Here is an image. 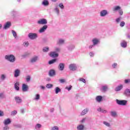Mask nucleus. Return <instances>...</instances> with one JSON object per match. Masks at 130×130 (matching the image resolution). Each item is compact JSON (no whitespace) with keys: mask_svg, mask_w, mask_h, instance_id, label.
<instances>
[{"mask_svg":"<svg viewBox=\"0 0 130 130\" xmlns=\"http://www.w3.org/2000/svg\"><path fill=\"white\" fill-rule=\"evenodd\" d=\"M6 59H7V60H9V61H10V62H14L16 61V57L14 55H6L5 56Z\"/></svg>","mask_w":130,"mask_h":130,"instance_id":"1","label":"nucleus"},{"mask_svg":"<svg viewBox=\"0 0 130 130\" xmlns=\"http://www.w3.org/2000/svg\"><path fill=\"white\" fill-rule=\"evenodd\" d=\"M28 37L31 40H34V39H36L38 36H37V34L36 33H29L28 35Z\"/></svg>","mask_w":130,"mask_h":130,"instance_id":"2","label":"nucleus"},{"mask_svg":"<svg viewBox=\"0 0 130 130\" xmlns=\"http://www.w3.org/2000/svg\"><path fill=\"white\" fill-rule=\"evenodd\" d=\"M38 24H39V25H46L47 24V20L44 18L41 19L38 21Z\"/></svg>","mask_w":130,"mask_h":130,"instance_id":"3","label":"nucleus"},{"mask_svg":"<svg viewBox=\"0 0 130 130\" xmlns=\"http://www.w3.org/2000/svg\"><path fill=\"white\" fill-rule=\"evenodd\" d=\"M127 102V101H126L125 100L119 101L118 100H116V103L119 105H125L126 104Z\"/></svg>","mask_w":130,"mask_h":130,"instance_id":"4","label":"nucleus"},{"mask_svg":"<svg viewBox=\"0 0 130 130\" xmlns=\"http://www.w3.org/2000/svg\"><path fill=\"white\" fill-rule=\"evenodd\" d=\"M69 69L70 71H76L77 70V66L74 64H71L69 66Z\"/></svg>","mask_w":130,"mask_h":130,"instance_id":"5","label":"nucleus"},{"mask_svg":"<svg viewBox=\"0 0 130 130\" xmlns=\"http://www.w3.org/2000/svg\"><path fill=\"white\" fill-rule=\"evenodd\" d=\"M47 25H44L41 29L39 30V33H43V32H45V30L47 29Z\"/></svg>","mask_w":130,"mask_h":130,"instance_id":"6","label":"nucleus"},{"mask_svg":"<svg viewBox=\"0 0 130 130\" xmlns=\"http://www.w3.org/2000/svg\"><path fill=\"white\" fill-rule=\"evenodd\" d=\"M49 55L51 57H57L58 56V54L56 52H51Z\"/></svg>","mask_w":130,"mask_h":130,"instance_id":"7","label":"nucleus"},{"mask_svg":"<svg viewBox=\"0 0 130 130\" xmlns=\"http://www.w3.org/2000/svg\"><path fill=\"white\" fill-rule=\"evenodd\" d=\"M122 88H123V85L122 84H120L115 88V91H116V92H118V91H120Z\"/></svg>","mask_w":130,"mask_h":130,"instance_id":"8","label":"nucleus"},{"mask_svg":"<svg viewBox=\"0 0 130 130\" xmlns=\"http://www.w3.org/2000/svg\"><path fill=\"white\" fill-rule=\"evenodd\" d=\"M59 71H63L64 69V64L63 63H60L58 66Z\"/></svg>","mask_w":130,"mask_h":130,"instance_id":"9","label":"nucleus"},{"mask_svg":"<svg viewBox=\"0 0 130 130\" xmlns=\"http://www.w3.org/2000/svg\"><path fill=\"white\" fill-rule=\"evenodd\" d=\"M11 22L8 21L4 25V29H6L9 28V27H11Z\"/></svg>","mask_w":130,"mask_h":130,"instance_id":"10","label":"nucleus"},{"mask_svg":"<svg viewBox=\"0 0 130 130\" xmlns=\"http://www.w3.org/2000/svg\"><path fill=\"white\" fill-rule=\"evenodd\" d=\"M11 122L12 121H11V119L10 118H8L4 120V123L5 125H8V124H10Z\"/></svg>","mask_w":130,"mask_h":130,"instance_id":"11","label":"nucleus"},{"mask_svg":"<svg viewBox=\"0 0 130 130\" xmlns=\"http://www.w3.org/2000/svg\"><path fill=\"white\" fill-rule=\"evenodd\" d=\"M19 76H20V70H19L18 69H16L15 71L14 77L15 78H18Z\"/></svg>","mask_w":130,"mask_h":130,"instance_id":"12","label":"nucleus"},{"mask_svg":"<svg viewBox=\"0 0 130 130\" xmlns=\"http://www.w3.org/2000/svg\"><path fill=\"white\" fill-rule=\"evenodd\" d=\"M22 91L23 92H26V91H28V85L23 84H22Z\"/></svg>","mask_w":130,"mask_h":130,"instance_id":"13","label":"nucleus"},{"mask_svg":"<svg viewBox=\"0 0 130 130\" xmlns=\"http://www.w3.org/2000/svg\"><path fill=\"white\" fill-rule=\"evenodd\" d=\"M49 75L50 77H53L55 76V71L54 70H51L49 71Z\"/></svg>","mask_w":130,"mask_h":130,"instance_id":"14","label":"nucleus"},{"mask_svg":"<svg viewBox=\"0 0 130 130\" xmlns=\"http://www.w3.org/2000/svg\"><path fill=\"white\" fill-rule=\"evenodd\" d=\"M15 100L16 101V103H21L22 102V99L19 96H15Z\"/></svg>","mask_w":130,"mask_h":130,"instance_id":"15","label":"nucleus"},{"mask_svg":"<svg viewBox=\"0 0 130 130\" xmlns=\"http://www.w3.org/2000/svg\"><path fill=\"white\" fill-rule=\"evenodd\" d=\"M19 86H20V83H19V82H16L14 84L15 89L17 91H19V90H20V87H19Z\"/></svg>","mask_w":130,"mask_h":130,"instance_id":"16","label":"nucleus"},{"mask_svg":"<svg viewBox=\"0 0 130 130\" xmlns=\"http://www.w3.org/2000/svg\"><path fill=\"white\" fill-rule=\"evenodd\" d=\"M102 96L101 95H98L96 97V101L98 102H101V101H102Z\"/></svg>","mask_w":130,"mask_h":130,"instance_id":"17","label":"nucleus"},{"mask_svg":"<svg viewBox=\"0 0 130 130\" xmlns=\"http://www.w3.org/2000/svg\"><path fill=\"white\" fill-rule=\"evenodd\" d=\"M107 15V11L106 10H103L101 12V16L104 17Z\"/></svg>","mask_w":130,"mask_h":130,"instance_id":"18","label":"nucleus"},{"mask_svg":"<svg viewBox=\"0 0 130 130\" xmlns=\"http://www.w3.org/2000/svg\"><path fill=\"white\" fill-rule=\"evenodd\" d=\"M124 94L126 96H130V90L126 89L124 91Z\"/></svg>","mask_w":130,"mask_h":130,"instance_id":"19","label":"nucleus"},{"mask_svg":"<svg viewBox=\"0 0 130 130\" xmlns=\"http://www.w3.org/2000/svg\"><path fill=\"white\" fill-rule=\"evenodd\" d=\"M98 111H99V112H102V113H106L107 112L106 110L101 108H99V109H98Z\"/></svg>","mask_w":130,"mask_h":130,"instance_id":"20","label":"nucleus"},{"mask_svg":"<svg viewBox=\"0 0 130 130\" xmlns=\"http://www.w3.org/2000/svg\"><path fill=\"white\" fill-rule=\"evenodd\" d=\"M85 127V126H84L82 124H80L77 126V129L78 130H83L84 129V128Z\"/></svg>","mask_w":130,"mask_h":130,"instance_id":"21","label":"nucleus"},{"mask_svg":"<svg viewBox=\"0 0 130 130\" xmlns=\"http://www.w3.org/2000/svg\"><path fill=\"white\" fill-rule=\"evenodd\" d=\"M121 8H120V7L119 6H115V7H114V8L113 9V11H114V12H115L116 11H119Z\"/></svg>","mask_w":130,"mask_h":130,"instance_id":"22","label":"nucleus"},{"mask_svg":"<svg viewBox=\"0 0 130 130\" xmlns=\"http://www.w3.org/2000/svg\"><path fill=\"white\" fill-rule=\"evenodd\" d=\"M92 42L93 43V45H96V44H98L99 43V40L97 39H94L92 40Z\"/></svg>","mask_w":130,"mask_h":130,"instance_id":"23","label":"nucleus"},{"mask_svg":"<svg viewBox=\"0 0 130 130\" xmlns=\"http://www.w3.org/2000/svg\"><path fill=\"white\" fill-rule=\"evenodd\" d=\"M38 59V56H36V57H33L31 59L30 61H31V62H35L37 61Z\"/></svg>","mask_w":130,"mask_h":130,"instance_id":"24","label":"nucleus"},{"mask_svg":"<svg viewBox=\"0 0 130 130\" xmlns=\"http://www.w3.org/2000/svg\"><path fill=\"white\" fill-rule=\"evenodd\" d=\"M87 112H88V109H84L81 113V115L83 116V115H85V114H86L87 113Z\"/></svg>","mask_w":130,"mask_h":130,"instance_id":"25","label":"nucleus"},{"mask_svg":"<svg viewBox=\"0 0 130 130\" xmlns=\"http://www.w3.org/2000/svg\"><path fill=\"white\" fill-rule=\"evenodd\" d=\"M64 43V40L61 39H59L58 40V42H57V44H62Z\"/></svg>","mask_w":130,"mask_h":130,"instance_id":"26","label":"nucleus"},{"mask_svg":"<svg viewBox=\"0 0 130 130\" xmlns=\"http://www.w3.org/2000/svg\"><path fill=\"white\" fill-rule=\"evenodd\" d=\"M49 4V3L47 0H44L42 2V4L44 5V6H48Z\"/></svg>","mask_w":130,"mask_h":130,"instance_id":"27","label":"nucleus"},{"mask_svg":"<svg viewBox=\"0 0 130 130\" xmlns=\"http://www.w3.org/2000/svg\"><path fill=\"white\" fill-rule=\"evenodd\" d=\"M127 43L126 42H123L121 43V46L122 47H126Z\"/></svg>","mask_w":130,"mask_h":130,"instance_id":"28","label":"nucleus"},{"mask_svg":"<svg viewBox=\"0 0 130 130\" xmlns=\"http://www.w3.org/2000/svg\"><path fill=\"white\" fill-rule=\"evenodd\" d=\"M56 61V59H53L49 61V64H52V63H54Z\"/></svg>","mask_w":130,"mask_h":130,"instance_id":"29","label":"nucleus"},{"mask_svg":"<svg viewBox=\"0 0 130 130\" xmlns=\"http://www.w3.org/2000/svg\"><path fill=\"white\" fill-rule=\"evenodd\" d=\"M111 114L112 116H113V117H116V115H117L116 112H115V111H111Z\"/></svg>","mask_w":130,"mask_h":130,"instance_id":"30","label":"nucleus"},{"mask_svg":"<svg viewBox=\"0 0 130 130\" xmlns=\"http://www.w3.org/2000/svg\"><path fill=\"white\" fill-rule=\"evenodd\" d=\"M59 92H60V89H59V87H56L55 88L56 94H58Z\"/></svg>","mask_w":130,"mask_h":130,"instance_id":"31","label":"nucleus"},{"mask_svg":"<svg viewBox=\"0 0 130 130\" xmlns=\"http://www.w3.org/2000/svg\"><path fill=\"white\" fill-rule=\"evenodd\" d=\"M103 91H104V92L106 91L108 89V87L107 86H104L102 87Z\"/></svg>","mask_w":130,"mask_h":130,"instance_id":"32","label":"nucleus"},{"mask_svg":"<svg viewBox=\"0 0 130 130\" xmlns=\"http://www.w3.org/2000/svg\"><path fill=\"white\" fill-rule=\"evenodd\" d=\"M52 86L53 85L51 84H47L46 85V88H48V89H50V88H52Z\"/></svg>","mask_w":130,"mask_h":130,"instance_id":"33","label":"nucleus"},{"mask_svg":"<svg viewBox=\"0 0 130 130\" xmlns=\"http://www.w3.org/2000/svg\"><path fill=\"white\" fill-rule=\"evenodd\" d=\"M48 50H49V48H48V47L43 48L44 52H47Z\"/></svg>","mask_w":130,"mask_h":130,"instance_id":"34","label":"nucleus"},{"mask_svg":"<svg viewBox=\"0 0 130 130\" xmlns=\"http://www.w3.org/2000/svg\"><path fill=\"white\" fill-rule=\"evenodd\" d=\"M125 25V22L124 21H122L120 23V27H123Z\"/></svg>","mask_w":130,"mask_h":130,"instance_id":"35","label":"nucleus"},{"mask_svg":"<svg viewBox=\"0 0 130 130\" xmlns=\"http://www.w3.org/2000/svg\"><path fill=\"white\" fill-rule=\"evenodd\" d=\"M124 83H125V84H129V83H130V79H125Z\"/></svg>","mask_w":130,"mask_h":130,"instance_id":"36","label":"nucleus"},{"mask_svg":"<svg viewBox=\"0 0 130 130\" xmlns=\"http://www.w3.org/2000/svg\"><path fill=\"white\" fill-rule=\"evenodd\" d=\"M12 32L14 37L16 38V37H17V33L14 30H12Z\"/></svg>","mask_w":130,"mask_h":130,"instance_id":"37","label":"nucleus"},{"mask_svg":"<svg viewBox=\"0 0 130 130\" xmlns=\"http://www.w3.org/2000/svg\"><path fill=\"white\" fill-rule=\"evenodd\" d=\"M87 119L86 117H85L84 118H83L81 121L80 122L81 123H84V122H85V121H86V120Z\"/></svg>","mask_w":130,"mask_h":130,"instance_id":"38","label":"nucleus"},{"mask_svg":"<svg viewBox=\"0 0 130 130\" xmlns=\"http://www.w3.org/2000/svg\"><path fill=\"white\" fill-rule=\"evenodd\" d=\"M39 99H40V95H39V94H36V95L35 100H39Z\"/></svg>","mask_w":130,"mask_h":130,"instance_id":"39","label":"nucleus"},{"mask_svg":"<svg viewBox=\"0 0 130 130\" xmlns=\"http://www.w3.org/2000/svg\"><path fill=\"white\" fill-rule=\"evenodd\" d=\"M104 124H105L107 126H110V124L106 121L104 122Z\"/></svg>","mask_w":130,"mask_h":130,"instance_id":"40","label":"nucleus"},{"mask_svg":"<svg viewBox=\"0 0 130 130\" xmlns=\"http://www.w3.org/2000/svg\"><path fill=\"white\" fill-rule=\"evenodd\" d=\"M119 14L120 15V16H122L123 14V11H122V10H121V9L119 10Z\"/></svg>","mask_w":130,"mask_h":130,"instance_id":"41","label":"nucleus"},{"mask_svg":"<svg viewBox=\"0 0 130 130\" xmlns=\"http://www.w3.org/2000/svg\"><path fill=\"white\" fill-rule=\"evenodd\" d=\"M23 45L24 46H25L26 47H27V46H28V45H29V43L28 42H25L23 43Z\"/></svg>","mask_w":130,"mask_h":130,"instance_id":"42","label":"nucleus"},{"mask_svg":"<svg viewBox=\"0 0 130 130\" xmlns=\"http://www.w3.org/2000/svg\"><path fill=\"white\" fill-rule=\"evenodd\" d=\"M79 81L83 82V83H86V80H85V79L83 78H80Z\"/></svg>","mask_w":130,"mask_h":130,"instance_id":"43","label":"nucleus"},{"mask_svg":"<svg viewBox=\"0 0 130 130\" xmlns=\"http://www.w3.org/2000/svg\"><path fill=\"white\" fill-rule=\"evenodd\" d=\"M66 89L68 90V91L72 90V85H70L69 87H66Z\"/></svg>","mask_w":130,"mask_h":130,"instance_id":"44","label":"nucleus"},{"mask_svg":"<svg viewBox=\"0 0 130 130\" xmlns=\"http://www.w3.org/2000/svg\"><path fill=\"white\" fill-rule=\"evenodd\" d=\"M52 130H58V127L55 126L53 128H52Z\"/></svg>","mask_w":130,"mask_h":130,"instance_id":"45","label":"nucleus"},{"mask_svg":"<svg viewBox=\"0 0 130 130\" xmlns=\"http://www.w3.org/2000/svg\"><path fill=\"white\" fill-rule=\"evenodd\" d=\"M5 79H6V76H5V75L3 74L1 76V79L3 80V81H4V80H5Z\"/></svg>","mask_w":130,"mask_h":130,"instance_id":"46","label":"nucleus"},{"mask_svg":"<svg viewBox=\"0 0 130 130\" xmlns=\"http://www.w3.org/2000/svg\"><path fill=\"white\" fill-rule=\"evenodd\" d=\"M30 76H27V77L26 78V82H29V81H30Z\"/></svg>","mask_w":130,"mask_h":130,"instance_id":"47","label":"nucleus"},{"mask_svg":"<svg viewBox=\"0 0 130 130\" xmlns=\"http://www.w3.org/2000/svg\"><path fill=\"white\" fill-rule=\"evenodd\" d=\"M5 97V95H4V93H0V99H3Z\"/></svg>","mask_w":130,"mask_h":130,"instance_id":"48","label":"nucleus"},{"mask_svg":"<svg viewBox=\"0 0 130 130\" xmlns=\"http://www.w3.org/2000/svg\"><path fill=\"white\" fill-rule=\"evenodd\" d=\"M112 67H113V69H115V68H116V67H117V63H114V64H113Z\"/></svg>","mask_w":130,"mask_h":130,"instance_id":"49","label":"nucleus"},{"mask_svg":"<svg viewBox=\"0 0 130 130\" xmlns=\"http://www.w3.org/2000/svg\"><path fill=\"white\" fill-rule=\"evenodd\" d=\"M59 82L60 83H64V82H66V80L63 79H59Z\"/></svg>","mask_w":130,"mask_h":130,"instance_id":"50","label":"nucleus"},{"mask_svg":"<svg viewBox=\"0 0 130 130\" xmlns=\"http://www.w3.org/2000/svg\"><path fill=\"white\" fill-rule=\"evenodd\" d=\"M59 7L60 8H61V9H63L64 7H63V4H62V3H61L59 5Z\"/></svg>","mask_w":130,"mask_h":130,"instance_id":"51","label":"nucleus"},{"mask_svg":"<svg viewBox=\"0 0 130 130\" xmlns=\"http://www.w3.org/2000/svg\"><path fill=\"white\" fill-rule=\"evenodd\" d=\"M12 114L13 115H15V114H17V111H13L12 112Z\"/></svg>","mask_w":130,"mask_h":130,"instance_id":"52","label":"nucleus"},{"mask_svg":"<svg viewBox=\"0 0 130 130\" xmlns=\"http://www.w3.org/2000/svg\"><path fill=\"white\" fill-rule=\"evenodd\" d=\"M0 116H4V112L0 111Z\"/></svg>","mask_w":130,"mask_h":130,"instance_id":"53","label":"nucleus"},{"mask_svg":"<svg viewBox=\"0 0 130 130\" xmlns=\"http://www.w3.org/2000/svg\"><path fill=\"white\" fill-rule=\"evenodd\" d=\"M55 11L57 13V14L59 13V9H58L57 8H55Z\"/></svg>","mask_w":130,"mask_h":130,"instance_id":"54","label":"nucleus"},{"mask_svg":"<svg viewBox=\"0 0 130 130\" xmlns=\"http://www.w3.org/2000/svg\"><path fill=\"white\" fill-rule=\"evenodd\" d=\"M116 21L117 23H119V22L120 21V18H117Z\"/></svg>","mask_w":130,"mask_h":130,"instance_id":"55","label":"nucleus"},{"mask_svg":"<svg viewBox=\"0 0 130 130\" xmlns=\"http://www.w3.org/2000/svg\"><path fill=\"white\" fill-rule=\"evenodd\" d=\"M37 127H38V128H40V127H41V124H37Z\"/></svg>","mask_w":130,"mask_h":130,"instance_id":"56","label":"nucleus"},{"mask_svg":"<svg viewBox=\"0 0 130 130\" xmlns=\"http://www.w3.org/2000/svg\"><path fill=\"white\" fill-rule=\"evenodd\" d=\"M4 130L9 129V126H6L5 127H4Z\"/></svg>","mask_w":130,"mask_h":130,"instance_id":"57","label":"nucleus"},{"mask_svg":"<svg viewBox=\"0 0 130 130\" xmlns=\"http://www.w3.org/2000/svg\"><path fill=\"white\" fill-rule=\"evenodd\" d=\"M15 127H16V128L21 127V125H15Z\"/></svg>","mask_w":130,"mask_h":130,"instance_id":"58","label":"nucleus"},{"mask_svg":"<svg viewBox=\"0 0 130 130\" xmlns=\"http://www.w3.org/2000/svg\"><path fill=\"white\" fill-rule=\"evenodd\" d=\"M89 55H90V56H93L94 55V54H93V53H92V52H90L89 53Z\"/></svg>","mask_w":130,"mask_h":130,"instance_id":"59","label":"nucleus"},{"mask_svg":"<svg viewBox=\"0 0 130 130\" xmlns=\"http://www.w3.org/2000/svg\"><path fill=\"white\" fill-rule=\"evenodd\" d=\"M50 111H51V112H53V111H54V109L52 108V109L50 110Z\"/></svg>","mask_w":130,"mask_h":130,"instance_id":"60","label":"nucleus"},{"mask_svg":"<svg viewBox=\"0 0 130 130\" xmlns=\"http://www.w3.org/2000/svg\"><path fill=\"white\" fill-rule=\"evenodd\" d=\"M59 48H56V51H59Z\"/></svg>","mask_w":130,"mask_h":130,"instance_id":"61","label":"nucleus"},{"mask_svg":"<svg viewBox=\"0 0 130 130\" xmlns=\"http://www.w3.org/2000/svg\"><path fill=\"white\" fill-rule=\"evenodd\" d=\"M93 48V45L89 46V48Z\"/></svg>","mask_w":130,"mask_h":130,"instance_id":"62","label":"nucleus"},{"mask_svg":"<svg viewBox=\"0 0 130 130\" xmlns=\"http://www.w3.org/2000/svg\"><path fill=\"white\" fill-rule=\"evenodd\" d=\"M41 88L44 89H45V87L44 86H41Z\"/></svg>","mask_w":130,"mask_h":130,"instance_id":"63","label":"nucleus"},{"mask_svg":"<svg viewBox=\"0 0 130 130\" xmlns=\"http://www.w3.org/2000/svg\"><path fill=\"white\" fill-rule=\"evenodd\" d=\"M128 38L129 39H130V35H128Z\"/></svg>","mask_w":130,"mask_h":130,"instance_id":"64","label":"nucleus"}]
</instances>
